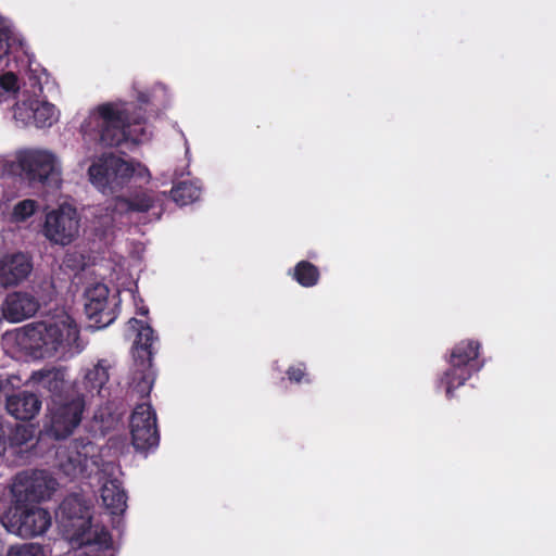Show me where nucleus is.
<instances>
[{"instance_id": "obj_1", "label": "nucleus", "mask_w": 556, "mask_h": 556, "mask_svg": "<svg viewBox=\"0 0 556 556\" xmlns=\"http://www.w3.org/2000/svg\"><path fill=\"white\" fill-rule=\"evenodd\" d=\"M16 53L27 59L24 80L12 71L0 74V105L10 108L20 127L49 128L59 121L60 111L47 100L45 91L54 89L56 83L36 61L13 22L0 14V66L8 63L10 55L17 59Z\"/></svg>"}, {"instance_id": "obj_2", "label": "nucleus", "mask_w": 556, "mask_h": 556, "mask_svg": "<svg viewBox=\"0 0 556 556\" xmlns=\"http://www.w3.org/2000/svg\"><path fill=\"white\" fill-rule=\"evenodd\" d=\"M14 339L17 348L35 359L72 357L84 349L79 327L64 308L49 312L42 319L17 329Z\"/></svg>"}, {"instance_id": "obj_3", "label": "nucleus", "mask_w": 556, "mask_h": 556, "mask_svg": "<svg viewBox=\"0 0 556 556\" xmlns=\"http://www.w3.org/2000/svg\"><path fill=\"white\" fill-rule=\"evenodd\" d=\"M142 118L134 114V105L122 101L99 104L89 110L80 124V134L86 141H99L106 147L124 143L139 144L150 138Z\"/></svg>"}, {"instance_id": "obj_4", "label": "nucleus", "mask_w": 556, "mask_h": 556, "mask_svg": "<svg viewBox=\"0 0 556 556\" xmlns=\"http://www.w3.org/2000/svg\"><path fill=\"white\" fill-rule=\"evenodd\" d=\"M56 520L73 545L87 546L99 552L113 546L110 533L103 527L91 523L90 505L78 494L62 502L56 511Z\"/></svg>"}, {"instance_id": "obj_5", "label": "nucleus", "mask_w": 556, "mask_h": 556, "mask_svg": "<svg viewBox=\"0 0 556 556\" xmlns=\"http://www.w3.org/2000/svg\"><path fill=\"white\" fill-rule=\"evenodd\" d=\"M87 174L89 182L103 194L114 193L134 177L150 178V172L146 165L113 153H102L93 159Z\"/></svg>"}, {"instance_id": "obj_6", "label": "nucleus", "mask_w": 556, "mask_h": 556, "mask_svg": "<svg viewBox=\"0 0 556 556\" xmlns=\"http://www.w3.org/2000/svg\"><path fill=\"white\" fill-rule=\"evenodd\" d=\"M128 325L130 329L136 331L132 348L134 368L131 384L139 395L144 396L150 393L155 380V372L152 368V354L153 344L157 338L148 320L131 318Z\"/></svg>"}, {"instance_id": "obj_7", "label": "nucleus", "mask_w": 556, "mask_h": 556, "mask_svg": "<svg viewBox=\"0 0 556 556\" xmlns=\"http://www.w3.org/2000/svg\"><path fill=\"white\" fill-rule=\"evenodd\" d=\"M3 527L22 539H31L45 534L51 526L50 513L38 505L17 503L1 518Z\"/></svg>"}, {"instance_id": "obj_8", "label": "nucleus", "mask_w": 556, "mask_h": 556, "mask_svg": "<svg viewBox=\"0 0 556 556\" xmlns=\"http://www.w3.org/2000/svg\"><path fill=\"white\" fill-rule=\"evenodd\" d=\"M60 470L70 478L97 473L102 464L100 451L91 442H73L56 452Z\"/></svg>"}, {"instance_id": "obj_9", "label": "nucleus", "mask_w": 556, "mask_h": 556, "mask_svg": "<svg viewBox=\"0 0 556 556\" xmlns=\"http://www.w3.org/2000/svg\"><path fill=\"white\" fill-rule=\"evenodd\" d=\"M16 161L29 181L56 185L61 180L60 157L48 149H27L17 153Z\"/></svg>"}, {"instance_id": "obj_10", "label": "nucleus", "mask_w": 556, "mask_h": 556, "mask_svg": "<svg viewBox=\"0 0 556 556\" xmlns=\"http://www.w3.org/2000/svg\"><path fill=\"white\" fill-rule=\"evenodd\" d=\"M79 222L77 210L68 203H63L47 212L41 232L50 243L65 247L78 238Z\"/></svg>"}, {"instance_id": "obj_11", "label": "nucleus", "mask_w": 556, "mask_h": 556, "mask_svg": "<svg viewBox=\"0 0 556 556\" xmlns=\"http://www.w3.org/2000/svg\"><path fill=\"white\" fill-rule=\"evenodd\" d=\"M84 409L85 400L83 397L53 400L47 416V431L55 439L66 438L80 424Z\"/></svg>"}, {"instance_id": "obj_12", "label": "nucleus", "mask_w": 556, "mask_h": 556, "mask_svg": "<svg viewBox=\"0 0 556 556\" xmlns=\"http://www.w3.org/2000/svg\"><path fill=\"white\" fill-rule=\"evenodd\" d=\"M56 488V480L46 471L22 472L14 478L11 493L17 503L39 502L50 498Z\"/></svg>"}, {"instance_id": "obj_13", "label": "nucleus", "mask_w": 556, "mask_h": 556, "mask_svg": "<svg viewBox=\"0 0 556 556\" xmlns=\"http://www.w3.org/2000/svg\"><path fill=\"white\" fill-rule=\"evenodd\" d=\"M119 470L112 463L102 464L99 475L100 500L111 515H121L127 508V495L118 479Z\"/></svg>"}, {"instance_id": "obj_14", "label": "nucleus", "mask_w": 556, "mask_h": 556, "mask_svg": "<svg viewBox=\"0 0 556 556\" xmlns=\"http://www.w3.org/2000/svg\"><path fill=\"white\" fill-rule=\"evenodd\" d=\"M130 433L138 451H148L159 444L156 414L149 403L135 407L130 418Z\"/></svg>"}, {"instance_id": "obj_15", "label": "nucleus", "mask_w": 556, "mask_h": 556, "mask_svg": "<svg viewBox=\"0 0 556 556\" xmlns=\"http://www.w3.org/2000/svg\"><path fill=\"white\" fill-rule=\"evenodd\" d=\"M116 301L110 298L106 285L96 282L86 288L85 312L96 323L110 325L116 317Z\"/></svg>"}, {"instance_id": "obj_16", "label": "nucleus", "mask_w": 556, "mask_h": 556, "mask_svg": "<svg viewBox=\"0 0 556 556\" xmlns=\"http://www.w3.org/2000/svg\"><path fill=\"white\" fill-rule=\"evenodd\" d=\"M38 300L25 291H13L7 294L1 304L0 321L21 323L33 317L39 309Z\"/></svg>"}, {"instance_id": "obj_17", "label": "nucleus", "mask_w": 556, "mask_h": 556, "mask_svg": "<svg viewBox=\"0 0 556 556\" xmlns=\"http://www.w3.org/2000/svg\"><path fill=\"white\" fill-rule=\"evenodd\" d=\"M480 350V341L473 339L462 340L452 349L448 364L454 366L460 382L467 381L479 369L476 362Z\"/></svg>"}, {"instance_id": "obj_18", "label": "nucleus", "mask_w": 556, "mask_h": 556, "mask_svg": "<svg viewBox=\"0 0 556 556\" xmlns=\"http://www.w3.org/2000/svg\"><path fill=\"white\" fill-rule=\"evenodd\" d=\"M33 270L30 257L22 252L0 257V286L16 287L28 278Z\"/></svg>"}, {"instance_id": "obj_19", "label": "nucleus", "mask_w": 556, "mask_h": 556, "mask_svg": "<svg viewBox=\"0 0 556 556\" xmlns=\"http://www.w3.org/2000/svg\"><path fill=\"white\" fill-rule=\"evenodd\" d=\"M13 167L12 162L0 157V216L9 212L21 195V179L13 174Z\"/></svg>"}, {"instance_id": "obj_20", "label": "nucleus", "mask_w": 556, "mask_h": 556, "mask_svg": "<svg viewBox=\"0 0 556 556\" xmlns=\"http://www.w3.org/2000/svg\"><path fill=\"white\" fill-rule=\"evenodd\" d=\"M155 198L151 192H136L130 198L117 197L112 202L113 215L103 224L109 225L114 220L115 215H124L131 212H147L153 207Z\"/></svg>"}, {"instance_id": "obj_21", "label": "nucleus", "mask_w": 556, "mask_h": 556, "mask_svg": "<svg viewBox=\"0 0 556 556\" xmlns=\"http://www.w3.org/2000/svg\"><path fill=\"white\" fill-rule=\"evenodd\" d=\"M41 403L35 394L22 392L7 401L8 412L16 419H31L40 409Z\"/></svg>"}, {"instance_id": "obj_22", "label": "nucleus", "mask_w": 556, "mask_h": 556, "mask_svg": "<svg viewBox=\"0 0 556 556\" xmlns=\"http://www.w3.org/2000/svg\"><path fill=\"white\" fill-rule=\"evenodd\" d=\"M39 210L38 201L34 199L15 200L9 212L2 216L7 222L21 225L27 223Z\"/></svg>"}, {"instance_id": "obj_23", "label": "nucleus", "mask_w": 556, "mask_h": 556, "mask_svg": "<svg viewBox=\"0 0 556 556\" xmlns=\"http://www.w3.org/2000/svg\"><path fill=\"white\" fill-rule=\"evenodd\" d=\"M170 193L177 204L188 205L200 199L202 186L199 180L184 181L176 185Z\"/></svg>"}, {"instance_id": "obj_24", "label": "nucleus", "mask_w": 556, "mask_h": 556, "mask_svg": "<svg viewBox=\"0 0 556 556\" xmlns=\"http://www.w3.org/2000/svg\"><path fill=\"white\" fill-rule=\"evenodd\" d=\"M108 368L104 362H99L86 371L84 383L91 395L94 393L101 394L104 384L109 380Z\"/></svg>"}, {"instance_id": "obj_25", "label": "nucleus", "mask_w": 556, "mask_h": 556, "mask_svg": "<svg viewBox=\"0 0 556 556\" xmlns=\"http://www.w3.org/2000/svg\"><path fill=\"white\" fill-rule=\"evenodd\" d=\"M291 275L304 288L314 287L319 280L318 268L307 261L299 262L292 269Z\"/></svg>"}, {"instance_id": "obj_26", "label": "nucleus", "mask_w": 556, "mask_h": 556, "mask_svg": "<svg viewBox=\"0 0 556 556\" xmlns=\"http://www.w3.org/2000/svg\"><path fill=\"white\" fill-rule=\"evenodd\" d=\"M34 382L52 393H59L63 390L65 380L64 374L60 370L40 371L33 376Z\"/></svg>"}, {"instance_id": "obj_27", "label": "nucleus", "mask_w": 556, "mask_h": 556, "mask_svg": "<svg viewBox=\"0 0 556 556\" xmlns=\"http://www.w3.org/2000/svg\"><path fill=\"white\" fill-rule=\"evenodd\" d=\"M7 556H47L45 547L39 543H20L11 545Z\"/></svg>"}, {"instance_id": "obj_28", "label": "nucleus", "mask_w": 556, "mask_h": 556, "mask_svg": "<svg viewBox=\"0 0 556 556\" xmlns=\"http://www.w3.org/2000/svg\"><path fill=\"white\" fill-rule=\"evenodd\" d=\"M157 98H162L164 102L169 99L168 89L163 84H155L150 90L140 91L137 94V100L143 104L152 103Z\"/></svg>"}, {"instance_id": "obj_29", "label": "nucleus", "mask_w": 556, "mask_h": 556, "mask_svg": "<svg viewBox=\"0 0 556 556\" xmlns=\"http://www.w3.org/2000/svg\"><path fill=\"white\" fill-rule=\"evenodd\" d=\"M457 371L454 366L450 365L448 369L444 371L440 379V383L445 389L446 396L451 397L454 390L465 384L466 381L458 380Z\"/></svg>"}, {"instance_id": "obj_30", "label": "nucleus", "mask_w": 556, "mask_h": 556, "mask_svg": "<svg viewBox=\"0 0 556 556\" xmlns=\"http://www.w3.org/2000/svg\"><path fill=\"white\" fill-rule=\"evenodd\" d=\"M287 377L291 382L294 383H308L311 381L306 371V365L304 363L291 365L287 369Z\"/></svg>"}, {"instance_id": "obj_31", "label": "nucleus", "mask_w": 556, "mask_h": 556, "mask_svg": "<svg viewBox=\"0 0 556 556\" xmlns=\"http://www.w3.org/2000/svg\"><path fill=\"white\" fill-rule=\"evenodd\" d=\"M33 435V430L26 426H21L16 428L14 440L17 443L26 442Z\"/></svg>"}, {"instance_id": "obj_32", "label": "nucleus", "mask_w": 556, "mask_h": 556, "mask_svg": "<svg viewBox=\"0 0 556 556\" xmlns=\"http://www.w3.org/2000/svg\"><path fill=\"white\" fill-rule=\"evenodd\" d=\"M77 258H81V256L76 253L67 254L64 260V264L73 269L81 268L84 266L83 260H79V263L77 265L74 264V262H76Z\"/></svg>"}, {"instance_id": "obj_33", "label": "nucleus", "mask_w": 556, "mask_h": 556, "mask_svg": "<svg viewBox=\"0 0 556 556\" xmlns=\"http://www.w3.org/2000/svg\"><path fill=\"white\" fill-rule=\"evenodd\" d=\"M10 235V229L5 228L3 223L0 220V251L7 248Z\"/></svg>"}, {"instance_id": "obj_34", "label": "nucleus", "mask_w": 556, "mask_h": 556, "mask_svg": "<svg viewBox=\"0 0 556 556\" xmlns=\"http://www.w3.org/2000/svg\"><path fill=\"white\" fill-rule=\"evenodd\" d=\"M136 313L142 317H147L149 313V308L142 303V301H135Z\"/></svg>"}, {"instance_id": "obj_35", "label": "nucleus", "mask_w": 556, "mask_h": 556, "mask_svg": "<svg viewBox=\"0 0 556 556\" xmlns=\"http://www.w3.org/2000/svg\"><path fill=\"white\" fill-rule=\"evenodd\" d=\"M4 450H5V442L3 439V432L0 430V455L3 454Z\"/></svg>"}, {"instance_id": "obj_36", "label": "nucleus", "mask_w": 556, "mask_h": 556, "mask_svg": "<svg viewBox=\"0 0 556 556\" xmlns=\"http://www.w3.org/2000/svg\"><path fill=\"white\" fill-rule=\"evenodd\" d=\"M3 552H4V543L2 540H0V556H2Z\"/></svg>"}]
</instances>
